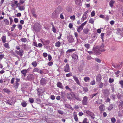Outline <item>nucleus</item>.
<instances>
[{"label": "nucleus", "instance_id": "nucleus-1", "mask_svg": "<svg viewBox=\"0 0 123 123\" xmlns=\"http://www.w3.org/2000/svg\"><path fill=\"white\" fill-rule=\"evenodd\" d=\"M93 51L94 52V54L98 55L101 54L103 51L100 49V47L97 46L95 48H93Z\"/></svg>", "mask_w": 123, "mask_h": 123}, {"label": "nucleus", "instance_id": "nucleus-2", "mask_svg": "<svg viewBox=\"0 0 123 123\" xmlns=\"http://www.w3.org/2000/svg\"><path fill=\"white\" fill-rule=\"evenodd\" d=\"M87 22V21H85L84 22L81 24V25L78 28L77 30L78 32H80L82 30L84 26L86 24Z\"/></svg>", "mask_w": 123, "mask_h": 123}, {"label": "nucleus", "instance_id": "nucleus-3", "mask_svg": "<svg viewBox=\"0 0 123 123\" xmlns=\"http://www.w3.org/2000/svg\"><path fill=\"white\" fill-rule=\"evenodd\" d=\"M86 113L89 116H90L91 118L94 119L95 118L94 114L89 111H86Z\"/></svg>", "mask_w": 123, "mask_h": 123}, {"label": "nucleus", "instance_id": "nucleus-4", "mask_svg": "<svg viewBox=\"0 0 123 123\" xmlns=\"http://www.w3.org/2000/svg\"><path fill=\"white\" fill-rule=\"evenodd\" d=\"M67 38L69 43H72L74 42V40L73 36L71 35H69L68 36Z\"/></svg>", "mask_w": 123, "mask_h": 123}, {"label": "nucleus", "instance_id": "nucleus-5", "mask_svg": "<svg viewBox=\"0 0 123 123\" xmlns=\"http://www.w3.org/2000/svg\"><path fill=\"white\" fill-rule=\"evenodd\" d=\"M88 97H87L85 96L84 97L82 103V105H87V104Z\"/></svg>", "mask_w": 123, "mask_h": 123}, {"label": "nucleus", "instance_id": "nucleus-6", "mask_svg": "<svg viewBox=\"0 0 123 123\" xmlns=\"http://www.w3.org/2000/svg\"><path fill=\"white\" fill-rule=\"evenodd\" d=\"M15 52L17 55H19L20 57H21L23 55L24 51L23 49H21L19 51L15 50Z\"/></svg>", "mask_w": 123, "mask_h": 123}, {"label": "nucleus", "instance_id": "nucleus-7", "mask_svg": "<svg viewBox=\"0 0 123 123\" xmlns=\"http://www.w3.org/2000/svg\"><path fill=\"white\" fill-rule=\"evenodd\" d=\"M47 83V81L44 78H42L40 80V84L41 85L43 86L45 85Z\"/></svg>", "mask_w": 123, "mask_h": 123}, {"label": "nucleus", "instance_id": "nucleus-8", "mask_svg": "<svg viewBox=\"0 0 123 123\" xmlns=\"http://www.w3.org/2000/svg\"><path fill=\"white\" fill-rule=\"evenodd\" d=\"M64 71L66 72H69V67L68 64H67L64 67Z\"/></svg>", "mask_w": 123, "mask_h": 123}, {"label": "nucleus", "instance_id": "nucleus-9", "mask_svg": "<svg viewBox=\"0 0 123 123\" xmlns=\"http://www.w3.org/2000/svg\"><path fill=\"white\" fill-rule=\"evenodd\" d=\"M73 77L76 83L79 85H80V83L78 78L75 76H73Z\"/></svg>", "mask_w": 123, "mask_h": 123}, {"label": "nucleus", "instance_id": "nucleus-10", "mask_svg": "<svg viewBox=\"0 0 123 123\" xmlns=\"http://www.w3.org/2000/svg\"><path fill=\"white\" fill-rule=\"evenodd\" d=\"M99 109L101 111L103 112L105 111V108L104 105L102 104L99 107Z\"/></svg>", "mask_w": 123, "mask_h": 123}, {"label": "nucleus", "instance_id": "nucleus-11", "mask_svg": "<svg viewBox=\"0 0 123 123\" xmlns=\"http://www.w3.org/2000/svg\"><path fill=\"white\" fill-rule=\"evenodd\" d=\"M33 71L37 72L41 74L43 73V72L42 70H40L39 69L37 68H34L33 70Z\"/></svg>", "mask_w": 123, "mask_h": 123}, {"label": "nucleus", "instance_id": "nucleus-12", "mask_svg": "<svg viewBox=\"0 0 123 123\" xmlns=\"http://www.w3.org/2000/svg\"><path fill=\"white\" fill-rule=\"evenodd\" d=\"M101 79V76L100 74H98L96 76V80L97 81L100 82Z\"/></svg>", "mask_w": 123, "mask_h": 123}, {"label": "nucleus", "instance_id": "nucleus-13", "mask_svg": "<svg viewBox=\"0 0 123 123\" xmlns=\"http://www.w3.org/2000/svg\"><path fill=\"white\" fill-rule=\"evenodd\" d=\"M29 69H23L21 71V74H23L24 76L25 77L26 76V74L27 73V71Z\"/></svg>", "mask_w": 123, "mask_h": 123}, {"label": "nucleus", "instance_id": "nucleus-14", "mask_svg": "<svg viewBox=\"0 0 123 123\" xmlns=\"http://www.w3.org/2000/svg\"><path fill=\"white\" fill-rule=\"evenodd\" d=\"M112 66L115 68H117L119 67L121 68L122 67V65L121 63H119L115 64H112Z\"/></svg>", "mask_w": 123, "mask_h": 123}, {"label": "nucleus", "instance_id": "nucleus-15", "mask_svg": "<svg viewBox=\"0 0 123 123\" xmlns=\"http://www.w3.org/2000/svg\"><path fill=\"white\" fill-rule=\"evenodd\" d=\"M57 86L58 87L61 89H63V86H62V83L59 82L57 83Z\"/></svg>", "mask_w": 123, "mask_h": 123}, {"label": "nucleus", "instance_id": "nucleus-16", "mask_svg": "<svg viewBox=\"0 0 123 123\" xmlns=\"http://www.w3.org/2000/svg\"><path fill=\"white\" fill-rule=\"evenodd\" d=\"M67 98L69 99H71L73 98V97L71 92L67 94Z\"/></svg>", "mask_w": 123, "mask_h": 123}, {"label": "nucleus", "instance_id": "nucleus-17", "mask_svg": "<svg viewBox=\"0 0 123 123\" xmlns=\"http://www.w3.org/2000/svg\"><path fill=\"white\" fill-rule=\"evenodd\" d=\"M72 57L74 61H75L78 60V55L76 54H74L72 56Z\"/></svg>", "mask_w": 123, "mask_h": 123}, {"label": "nucleus", "instance_id": "nucleus-18", "mask_svg": "<svg viewBox=\"0 0 123 123\" xmlns=\"http://www.w3.org/2000/svg\"><path fill=\"white\" fill-rule=\"evenodd\" d=\"M103 93L105 95H108L109 94V90L108 89H105L103 90Z\"/></svg>", "mask_w": 123, "mask_h": 123}, {"label": "nucleus", "instance_id": "nucleus-19", "mask_svg": "<svg viewBox=\"0 0 123 123\" xmlns=\"http://www.w3.org/2000/svg\"><path fill=\"white\" fill-rule=\"evenodd\" d=\"M115 1L114 0H111L109 2V5L110 6L112 7L113 6V4L115 3Z\"/></svg>", "mask_w": 123, "mask_h": 123}, {"label": "nucleus", "instance_id": "nucleus-20", "mask_svg": "<svg viewBox=\"0 0 123 123\" xmlns=\"http://www.w3.org/2000/svg\"><path fill=\"white\" fill-rule=\"evenodd\" d=\"M19 83H18L16 82L13 85V87L16 89H17L18 87Z\"/></svg>", "mask_w": 123, "mask_h": 123}, {"label": "nucleus", "instance_id": "nucleus-21", "mask_svg": "<svg viewBox=\"0 0 123 123\" xmlns=\"http://www.w3.org/2000/svg\"><path fill=\"white\" fill-rule=\"evenodd\" d=\"M74 118L75 121H78V119L76 113L75 112L74 113Z\"/></svg>", "mask_w": 123, "mask_h": 123}, {"label": "nucleus", "instance_id": "nucleus-22", "mask_svg": "<svg viewBox=\"0 0 123 123\" xmlns=\"http://www.w3.org/2000/svg\"><path fill=\"white\" fill-rule=\"evenodd\" d=\"M89 31V30L87 28L84 29L83 30V31L84 33L86 34H87L88 33Z\"/></svg>", "mask_w": 123, "mask_h": 123}, {"label": "nucleus", "instance_id": "nucleus-23", "mask_svg": "<svg viewBox=\"0 0 123 123\" xmlns=\"http://www.w3.org/2000/svg\"><path fill=\"white\" fill-rule=\"evenodd\" d=\"M3 90L6 93L8 94H9L10 93V91L7 88H4Z\"/></svg>", "mask_w": 123, "mask_h": 123}, {"label": "nucleus", "instance_id": "nucleus-24", "mask_svg": "<svg viewBox=\"0 0 123 123\" xmlns=\"http://www.w3.org/2000/svg\"><path fill=\"white\" fill-rule=\"evenodd\" d=\"M76 49H69L67 50L66 52V53H70L72 52H74L75 51Z\"/></svg>", "mask_w": 123, "mask_h": 123}, {"label": "nucleus", "instance_id": "nucleus-25", "mask_svg": "<svg viewBox=\"0 0 123 123\" xmlns=\"http://www.w3.org/2000/svg\"><path fill=\"white\" fill-rule=\"evenodd\" d=\"M27 77L28 78L29 80H32L34 79L33 75L32 74H31L29 75Z\"/></svg>", "mask_w": 123, "mask_h": 123}, {"label": "nucleus", "instance_id": "nucleus-26", "mask_svg": "<svg viewBox=\"0 0 123 123\" xmlns=\"http://www.w3.org/2000/svg\"><path fill=\"white\" fill-rule=\"evenodd\" d=\"M61 44V43L59 41L56 42L55 44V46L58 48L59 47Z\"/></svg>", "mask_w": 123, "mask_h": 123}, {"label": "nucleus", "instance_id": "nucleus-27", "mask_svg": "<svg viewBox=\"0 0 123 123\" xmlns=\"http://www.w3.org/2000/svg\"><path fill=\"white\" fill-rule=\"evenodd\" d=\"M84 80L85 82H88L90 80V78L89 77H86L84 78Z\"/></svg>", "mask_w": 123, "mask_h": 123}, {"label": "nucleus", "instance_id": "nucleus-28", "mask_svg": "<svg viewBox=\"0 0 123 123\" xmlns=\"http://www.w3.org/2000/svg\"><path fill=\"white\" fill-rule=\"evenodd\" d=\"M114 105L112 104L110 105L109 106L108 110L109 111H111L113 108Z\"/></svg>", "mask_w": 123, "mask_h": 123}, {"label": "nucleus", "instance_id": "nucleus-29", "mask_svg": "<svg viewBox=\"0 0 123 123\" xmlns=\"http://www.w3.org/2000/svg\"><path fill=\"white\" fill-rule=\"evenodd\" d=\"M85 47L87 49H89L90 47V45L89 43L85 44L84 45Z\"/></svg>", "mask_w": 123, "mask_h": 123}, {"label": "nucleus", "instance_id": "nucleus-30", "mask_svg": "<svg viewBox=\"0 0 123 123\" xmlns=\"http://www.w3.org/2000/svg\"><path fill=\"white\" fill-rule=\"evenodd\" d=\"M88 12V10H87L84 13L82 16L83 17H86V18H87V16L86 15V14Z\"/></svg>", "mask_w": 123, "mask_h": 123}, {"label": "nucleus", "instance_id": "nucleus-31", "mask_svg": "<svg viewBox=\"0 0 123 123\" xmlns=\"http://www.w3.org/2000/svg\"><path fill=\"white\" fill-rule=\"evenodd\" d=\"M31 65L33 66L36 67L37 65V62L36 61H34L32 63Z\"/></svg>", "mask_w": 123, "mask_h": 123}, {"label": "nucleus", "instance_id": "nucleus-32", "mask_svg": "<svg viewBox=\"0 0 123 123\" xmlns=\"http://www.w3.org/2000/svg\"><path fill=\"white\" fill-rule=\"evenodd\" d=\"M110 97L111 99L114 100L116 98V95L114 94H111Z\"/></svg>", "mask_w": 123, "mask_h": 123}, {"label": "nucleus", "instance_id": "nucleus-33", "mask_svg": "<svg viewBox=\"0 0 123 123\" xmlns=\"http://www.w3.org/2000/svg\"><path fill=\"white\" fill-rule=\"evenodd\" d=\"M2 41L3 43L6 42V36H3L1 38Z\"/></svg>", "mask_w": 123, "mask_h": 123}, {"label": "nucleus", "instance_id": "nucleus-34", "mask_svg": "<svg viewBox=\"0 0 123 123\" xmlns=\"http://www.w3.org/2000/svg\"><path fill=\"white\" fill-rule=\"evenodd\" d=\"M18 9L20 11H23L24 10L25 8L24 6H20L18 7Z\"/></svg>", "mask_w": 123, "mask_h": 123}, {"label": "nucleus", "instance_id": "nucleus-35", "mask_svg": "<svg viewBox=\"0 0 123 123\" xmlns=\"http://www.w3.org/2000/svg\"><path fill=\"white\" fill-rule=\"evenodd\" d=\"M21 105L23 107H25L27 105V103L25 101H24L21 103Z\"/></svg>", "mask_w": 123, "mask_h": 123}, {"label": "nucleus", "instance_id": "nucleus-36", "mask_svg": "<svg viewBox=\"0 0 123 123\" xmlns=\"http://www.w3.org/2000/svg\"><path fill=\"white\" fill-rule=\"evenodd\" d=\"M20 40L23 42L25 43L27 41V39L26 38H24L21 39Z\"/></svg>", "mask_w": 123, "mask_h": 123}, {"label": "nucleus", "instance_id": "nucleus-37", "mask_svg": "<svg viewBox=\"0 0 123 123\" xmlns=\"http://www.w3.org/2000/svg\"><path fill=\"white\" fill-rule=\"evenodd\" d=\"M36 102L37 104H39L40 103L41 100L39 98H37L36 99Z\"/></svg>", "mask_w": 123, "mask_h": 123}, {"label": "nucleus", "instance_id": "nucleus-38", "mask_svg": "<svg viewBox=\"0 0 123 123\" xmlns=\"http://www.w3.org/2000/svg\"><path fill=\"white\" fill-rule=\"evenodd\" d=\"M94 22V20L92 18H91L89 21V23H90L93 24Z\"/></svg>", "mask_w": 123, "mask_h": 123}, {"label": "nucleus", "instance_id": "nucleus-39", "mask_svg": "<svg viewBox=\"0 0 123 123\" xmlns=\"http://www.w3.org/2000/svg\"><path fill=\"white\" fill-rule=\"evenodd\" d=\"M102 99H99L96 101V102L97 104H100L102 103Z\"/></svg>", "mask_w": 123, "mask_h": 123}, {"label": "nucleus", "instance_id": "nucleus-40", "mask_svg": "<svg viewBox=\"0 0 123 123\" xmlns=\"http://www.w3.org/2000/svg\"><path fill=\"white\" fill-rule=\"evenodd\" d=\"M74 98H75V99H76L77 100H79V101H81V99L79 97L78 95H76L74 97Z\"/></svg>", "mask_w": 123, "mask_h": 123}, {"label": "nucleus", "instance_id": "nucleus-41", "mask_svg": "<svg viewBox=\"0 0 123 123\" xmlns=\"http://www.w3.org/2000/svg\"><path fill=\"white\" fill-rule=\"evenodd\" d=\"M75 2L76 4L77 5H80V0H75Z\"/></svg>", "mask_w": 123, "mask_h": 123}, {"label": "nucleus", "instance_id": "nucleus-42", "mask_svg": "<svg viewBox=\"0 0 123 123\" xmlns=\"http://www.w3.org/2000/svg\"><path fill=\"white\" fill-rule=\"evenodd\" d=\"M119 83L121 85V87L123 88V80H121L119 81Z\"/></svg>", "mask_w": 123, "mask_h": 123}, {"label": "nucleus", "instance_id": "nucleus-43", "mask_svg": "<svg viewBox=\"0 0 123 123\" xmlns=\"http://www.w3.org/2000/svg\"><path fill=\"white\" fill-rule=\"evenodd\" d=\"M5 24L6 25H8L9 24V22L8 20L6 19H5L4 21Z\"/></svg>", "mask_w": 123, "mask_h": 123}, {"label": "nucleus", "instance_id": "nucleus-44", "mask_svg": "<svg viewBox=\"0 0 123 123\" xmlns=\"http://www.w3.org/2000/svg\"><path fill=\"white\" fill-rule=\"evenodd\" d=\"M121 31L120 29L118 28L117 29V31L116 32L117 34L119 35L120 34L121 32Z\"/></svg>", "mask_w": 123, "mask_h": 123}, {"label": "nucleus", "instance_id": "nucleus-45", "mask_svg": "<svg viewBox=\"0 0 123 123\" xmlns=\"http://www.w3.org/2000/svg\"><path fill=\"white\" fill-rule=\"evenodd\" d=\"M111 120L112 122L113 123H115L116 121V119L114 117L111 118Z\"/></svg>", "mask_w": 123, "mask_h": 123}, {"label": "nucleus", "instance_id": "nucleus-46", "mask_svg": "<svg viewBox=\"0 0 123 123\" xmlns=\"http://www.w3.org/2000/svg\"><path fill=\"white\" fill-rule=\"evenodd\" d=\"M16 25H13L11 27V31H13L14 30V29L15 28Z\"/></svg>", "mask_w": 123, "mask_h": 123}, {"label": "nucleus", "instance_id": "nucleus-47", "mask_svg": "<svg viewBox=\"0 0 123 123\" xmlns=\"http://www.w3.org/2000/svg\"><path fill=\"white\" fill-rule=\"evenodd\" d=\"M29 100L31 103H32L34 102V100L32 98H29Z\"/></svg>", "mask_w": 123, "mask_h": 123}, {"label": "nucleus", "instance_id": "nucleus-48", "mask_svg": "<svg viewBox=\"0 0 123 123\" xmlns=\"http://www.w3.org/2000/svg\"><path fill=\"white\" fill-rule=\"evenodd\" d=\"M4 46L6 48H9L8 46V43H5L4 44Z\"/></svg>", "mask_w": 123, "mask_h": 123}, {"label": "nucleus", "instance_id": "nucleus-49", "mask_svg": "<svg viewBox=\"0 0 123 123\" xmlns=\"http://www.w3.org/2000/svg\"><path fill=\"white\" fill-rule=\"evenodd\" d=\"M53 26L52 31L54 32L55 33L56 32V31L55 28L54 27L53 25H52Z\"/></svg>", "mask_w": 123, "mask_h": 123}, {"label": "nucleus", "instance_id": "nucleus-50", "mask_svg": "<svg viewBox=\"0 0 123 123\" xmlns=\"http://www.w3.org/2000/svg\"><path fill=\"white\" fill-rule=\"evenodd\" d=\"M104 46V45L103 44H102L100 46H98V47H100V49H101L103 51L102 49Z\"/></svg>", "mask_w": 123, "mask_h": 123}, {"label": "nucleus", "instance_id": "nucleus-51", "mask_svg": "<svg viewBox=\"0 0 123 123\" xmlns=\"http://www.w3.org/2000/svg\"><path fill=\"white\" fill-rule=\"evenodd\" d=\"M56 12H54L52 14V15L53 16H54V17H57L58 15L57 14H56Z\"/></svg>", "mask_w": 123, "mask_h": 123}, {"label": "nucleus", "instance_id": "nucleus-52", "mask_svg": "<svg viewBox=\"0 0 123 123\" xmlns=\"http://www.w3.org/2000/svg\"><path fill=\"white\" fill-rule=\"evenodd\" d=\"M48 58L49 61H50L52 59V57L49 54L48 56Z\"/></svg>", "mask_w": 123, "mask_h": 123}, {"label": "nucleus", "instance_id": "nucleus-53", "mask_svg": "<svg viewBox=\"0 0 123 123\" xmlns=\"http://www.w3.org/2000/svg\"><path fill=\"white\" fill-rule=\"evenodd\" d=\"M98 34L97 33H95L94 34V35L93 36V40H95L97 38V37Z\"/></svg>", "mask_w": 123, "mask_h": 123}, {"label": "nucleus", "instance_id": "nucleus-54", "mask_svg": "<svg viewBox=\"0 0 123 123\" xmlns=\"http://www.w3.org/2000/svg\"><path fill=\"white\" fill-rule=\"evenodd\" d=\"M95 12L94 11H93L91 13V15L92 17H93L95 16Z\"/></svg>", "mask_w": 123, "mask_h": 123}, {"label": "nucleus", "instance_id": "nucleus-55", "mask_svg": "<svg viewBox=\"0 0 123 123\" xmlns=\"http://www.w3.org/2000/svg\"><path fill=\"white\" fill-rule=\"evenodd\" d=\"M58 112L59 114L61 115L63 114L64 113V112L61 110H58Z\"/></svg>", "mask_w": 123, "mask_h": 123}, {"label": "nucleus", "instance_id": "nucleus-56", "mask_svg": "<svg viewBox=\"0 0 123 123\" xmlns=\"http://www.w3.org/2000/svg\"><path fill=\"white\" fill-rule=\"evenodd\" d=\"M83 123H88V122H87V119L86 118H85L82 122Z\"/></svg>", "mask_w": 123, "mask_h": 123}, {"label": "nucleus", "instance_id": "nucleus-57", "mask_svg": "<svg viewBox=\"0 0 123 123\" xmlns=\"http://www.w3.org/2000/svg\"><path fill=\"white\" fill-rule=\"evenodd\" d=\"M65 88L66 90H68L69 91H72V89L70 88L68 86H65Z\"/></svg>", "mask_w": 123, "mask_h": 123}, {"label": "nucleus", "instance_id": "nucleus-58", "mask_svg": "<svg viewBox=\"0 0 123 123\" xmlns=\"http://www.w3.org/2000/svg\"><path fill=\"white\" fill-rule=\"evenodd\" d=\"M83 89L84 91L85 92H87L88 90V88L86 87H84L83 88Z\"/></svg>", "mask_w": 123, "mask_h": 123}, {"label": "nucleus", "instance_id": "nucleus-59", "mask_svg": "<svg viewBox=\"0 0 123 123\" xmlns=\"http://www.w3.org/2000/svg\"><path fill=\"white\" fill-rule=\"evenodd\" d=\"M72 76V74L71 73H70L68 74H67L66 75V76L67 77H69Z\"/></svg>", "mask_w": 123, "mask_h": 123}, {"label": "nucleus", "instance_id": "nucleus-60", "mask_svg": "<svg viewBox=\"0 0 123 123\" xmlns=\"http://www.w3.org/2000/svg\"><path fill=\"white\" fill-rule=\"evenodd\" d=\"M111 101L110 99L108 97L105 100V102H109Z\"/></svg>", "mask_w": 123, "mask_h": 123}, {"label": "nucleus", "instance_id": "nucleus-61", "mask_svg": "<svg viewBox=\"0 0 123 123\" xmlns=\"http://www.w3.org/2000/svg\"><path fill=\"white\" fill-rule=\"evenodd\" d=\"M95 60L98 62H100L101 60L100 59L97 58H95Z\"/></svg>", "mask_w": 123, "mask_h": 123}, {"label": "nucleus", "instance_id": "nucleus-62", "mask_svg": "<svg viewBox=\"0 0 123 123\" xmlns=\"http://www.w3.org/2000/svg\"><path fill=\"white\" fill-rule=\"evenodd\" d=\"M104 18L105 20L108 21L109 19V17L108 16L105 15Z\"/></svg>", "mask_w": 123, "mask_h": 123}, {"label": "nucleus", "instance_id": "nucleus-63", "mask_svg": "<svg viewBox=\"0 0 123 123\" xmlns=\"http://www.w3.org/2000/svg\"><path fill=\"white\" fill-rule=\"evenodd\" d=\"M7 31L8 32V36H10L12 34V33L11 31H9L8 30H7Z\"/></svg>", "mask_w": 123, "mask_h": 123}, {"label": "nucleus", "instance_id": "nucleus-64", "mask_svg": "<svg viewBox=\"0 0 123 123\" xmlns=\"http://www.w3.org/2000/svg\"><path fill=\"white\" fill-rule=\"evenodd\" d=\"M9 19L10 20V25H11L13 22V20L12 17H9Z\"/></svg>", "mask_w": 123, "mask_h": 123}]
</instances>
